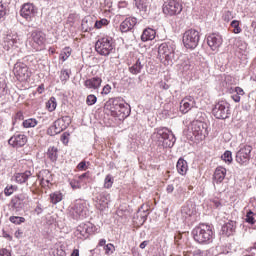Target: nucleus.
Masks as SVG:
<instances>
[{
	"label": "nucleus",
	"mask_w": 256,
	"mask_h": 256,
	"mask_svg": "<svg viewBox=\"0 0 256 256\" xmlns=\"http://www.w3.org/2000/svg\"><path fill=\"white\" fill-rule=\"evenodd\" d=\"M192 235L194 241L200 245H209V243H213V239H215L213 228L207 224H200L198 227L194 228Z\"/></svg>",
	"instance_id": "obj_1"
},
{
	"label": "nucleus",
	"mask_w": 256,
	"mask_h": 256,
	"mask_svg": "<svg viewBox=\"0 0 256 256\" xmlns=\"http://www.w3.org/2000/svg\"><path fill=\"white\" fill-rule=\"evenodd\" d=\"M212 114L216 119H229L231 117V106L225 101H220L213 107Z\"/></svg>",
	"instance_id": "obj_2"
},
{
	"label": "nucleus",
	"mask_w": 256,
	"mask_h": 256,
	"mask_svg": "<svg viewBox=\"0 0 256 256\" xmlns=\"http://www.w3.org/2000/svg\"><path fill=\"white\" fill-rule=\"evenodd\" d=\"M95 49L99 55H111L113 53V38H102L95 44Z\"/></svg>",
	"instance_id": "obj_3"
},
{
	"label": "nucleus",
	"mask_w": 256,
	"mask_h": 256,
	"mask_svg": "<svg viewBox=\"0 0 256 256\" xmlns=\"http://www.w3.org/2000/svg\"><path fill=\"white\" fill-rule=\"evenodd\" d=\"M162 11L164 15L168 17H173L174 15H179L183 11V6L176 0H168L164 2Z\"/></svg>",
	"instance_id": "obj_4"
},
{
	"label": "nucleus",
	"mask_w": 256,
	"mask_h": 256,
	"mask_svg": "<svg viewBox=\"0 0 256 256\" xmlns=\"http://www.w3.org/2000/svg\"><path fill=\"white\" fill-rule=\"evenodd\" d=\"M87 212V202L85 200H75L74 204L69 208V215L73 219H79V217H85Z\"/></svg>",
	"instance_id": "obj_5"
},
{
	"label": "nucleus",
	"mask_w": 256,
	"mask_h": 256,
	"mask_svg": "<svg viewBox=\"0 0 256 256\" xmlns=\"http://www.w3.org/2000/svg\"><path fill=\"white\" fill-rule=\"evenodd\" d=\"M110 111L113 117H120L121 119L129 117V108L127 107V105L119 102V100L112 101Z\"/></svg>",
	"instance_id": "obj_6"
},
{
	"label": "nucleus",
	"mask_w": 256,
	"mask_h": 256,
	"mask_svg": "<svg viewBox=\"0 0 256 256\" xmlns=\"http://www.w3.org/2000/svg\"><path fill=\"white\" fill-rule=\"evenodd\" d=\"M14 179L16 183H20V185H22V183H26L27 187H31V185H35V183H37V178L30 170L23 173H16L14 175Z\"/></svg>",
	"instance_id": "obj_7"
},
{
	"label": "nucleus",
	"mask_w": 256,
	"mask_h": 256,
	"mask_svg": "<svg viewBox=\"0 0 256 256\" xmlns=\"http://www.w3.org/2000/svg\"><path fill=\"white\" fill-rule=\"evenodd\" d=\"M14 75L18 81H27L31 77L29 67L25 63L17 62L13 69Z\"/></svg>",
	"instance_id": "obj_8"
},
{
	"label": "nucleus",
	"mask_w": 256,
	"mask_h": 256,
	"mask_svg": "<svg viewBox=\"0 0 256 256\" xmlns=\"http://www.w3.org/2000/svg\"><path fill=\"white\" fill-rule=\"evenodd\" d=\"M251 151L253 148L249 145L240 148V150L236 153V161L239 165H248L251 159Z\"/></svg>",
	"instance_id": "obj_9"
},
{
	"label": "nucleus",
	"mask_w": 256,
	"mask_h": 256,
	"mask_svg": "<svg viewBox=\"0 0 256 256\" xmlns=\"http://www.w3.org/2000/svg\"><path fill=\"white\" fill-rule=\"evenodd\" d=\"M161 143L162 147L169 148L175 145V135L167 128L161 129Z\"/></svg>",
	"instance_id": "obj_10"
},
{
	"label": "nucleus",
	"mask_w": 256,
	"mask_h": 256,
	"mask_svg": "<svg viewBox=\"0 0 256 256\" xmlns=\"http://www.w3.org/2000/svg\"><path fill=\"white\" fill-rule=\"evenodd\" d=\"M65 129H67V125H65V118H59L48 128L47 133L51 137H55V135H59V133H62Z\"/></svg>",
	"instance_id": "obj_11"
},
{
	"label": "nucleus",
	"mask_w": 256,
	"mask_h": 256,
	"mask_svg": "<svg viewBox=\"0 0 256 256\" xmlns=\"http://www.w3.org/2000/svg\"><path fill=\"white\" fill-rule=\"evenodd\" d=\"M183 44L186 49H195L199 45V34L197 33H184Z\"/></svg>",
	"instance_id": "obj_12"
},
{
	"label": "nucleus",
	"mask_w": 256,
	"mask_h": 256,
	"mask_svg": "<svg viewBox=\"0 0 256 256\" xmlns=\"http://www.w3.org/2000/svg\"><path fill=\"white\" fill-rule=\"evenodd\" d=\"M161 47L163 51L162 55H163V58L165 59L163 61L164 65L166 66L173 65V57H175V54L173 53V48H169L167 43H162Z\"/></svg>",
	"instance_id": "obj_13"
},
{
	"label": "nucleus",
	"mask_w": 256,
	"mask_h": 256,
	"mask_svg": "<svg viewBox=\"0 0 256 256\" xmlns=\"http://www.w3.org/2000/svg\"><path fill=\"white\" fill-rule=\"evenodd\" d=\"M37 13V7L33 5V3H25L20 11V15L24 17V19H31V17H35Z\"/></svg>",
	"instance_id": "obj_14"
},
{
	"label": "nucleus",
	"mask_w": 256,
	"mask_h": 256,
	"mask_svg": "<svg viewBox=\"0 0 256 256\" xmlns=\"http://www.w3.org/2000/svg\"><path fill=\"white\" fill-rule=\"evenodd\" d=\"M89 183V172H86L80 176H78V179H72L70 180V186L75 189H81L83 185H87Z\"/></svg>",
	"instance_id": "obj_15"
},
{
	"label": "nucleus",
	"mask_w": 256,
	"mask_h": 256,
	"mask_svg": "<svg viewBox=\"0 0 256 256\" xmlns=\"http://www.w3.org/2000/svg\"><path fill=\"white\" fill-rule=\"evenodd\" d=\"M8 143L12 147H24L27 144V136L25 134H15L8 140Z\"/></svg>",
	"instance_id": "obj_16"
},
{
	"label": "nucleus",
	"mask_w": 256,
	"mask_h": 256,
	"mask_svg": "<svg viewBox=\"0 0 256 256\" xmlns=\"http://www.w3.org/2000/svg\"><path fill=\"white\" fill-rule=\"evenodd\" d=\"M135 25H137V18L128 17L120 24V31L122 33L133 31V29H135Z\"/></svg>",
	"instance_id": "obj_17"
},
{
	"label": "nucleus",
	"mask_w": 256,
	"mask_h": 256,
	"mask_svg": "<svg viewBox=\"0 0 256 256\" xmlns=\"http://www.w3.org/2000/svg\"><path fill=\"white\" fill-rule=\"evenodd\" d=\"M207 43H208L209 47H211V49L213 51H215V49H217V47H221V43H223V39L221 38V36L219 34L211 33L207 37Z\"/></svg>",
	"instance_id": "obj_18"
},
{
	"label": "nucleus",
	"mask_w": 256,
	"mask_h": 256,
	"mask_svg": "<svg viewBox=\"0 0 256 256\" xmlns=\"http://www.w3.org/2000/svg\"><path fill=\"white\" fill-rule=\"evenodd\" d=\"M38 179L42 187H49V183L53 181V175L49 170H41L38 174Z\"/></svg>",
	"instance_id": "obj_19"
},
{
	"label": "nucleus",
	"mask_w": 256,
	"mask_h": 256,
	"mask_svg": "<svg viewBox=\"0 0 256 256\" xmlns=\"http://www.w3.org/2000/svg\"><path fill=\"white\" fill-rule=\"evenodd\" d=\"M103 83V79L101 77H92L87 79L84 82V87L86 89H92L93 91H96V89H99L101 87V84Z\"/></svg>",
	"instance_id": "obj_20"
},
{
	"label": "nucleus",
	"mask_w": 256,
	"mask_h": 256,
	"mask_svg": "<svg viewBox=\"0 0 256 256\" xmlns=\"http://www.w3.org/2000/svg\"><path fill=\"white\" fill-rule=\"evenodd\" d=\"M237 229V223L235 221H228L222 226V235H226V237H231L235 230Z\"/></svg>",
	"instance_id": "obj_21"
},
{
	"label": "nucleus",
	"mask_w": 256,
	"mask_h": 256,
	"mask_svg": "<svg viewBox=\"0 0 256 256\" xmlns=\"http://www.w3.org/2000/svg\"><path fill=\"white\" fill-rule=\"evenodd\" d=\"M192 131H193V135H195V137H201L203 135H205V123L200 122V121H196L192 124Z\"/></svg>",
	"instance_id": "obj_22"
},
{
	"label": "nucleus",
	"mask_w": 256,
	"mask_h": 256,
	"mask_svg": "<svg viewBox=\"0 0 256 256\" xmlns=\"http://www.w3.org/2000/svg\"><path fill=\"white\" fill-rule=\"evenodd\" d=\"M92 29H95V21H93V18L90 16L85 17L82 20V31H84V33H89Z\"/></svg>",
	"instance_id": "obj_23"
},
{
	"label": "nucleus",
	"mask_w": 256,
	"mask_h": 256,
	"mask_svg": "<svg viewBox=\"0 0 256 256\" xmlns=\"http://www.w3.org/2000/svg\"><path fill=\"white\" fill-rule=\"evenodd\" d=\"M225 175H227V170L223 167L216 168L214 172V182L215 183H223L225 179Z\"/></svg>",
	"instance_id": "obj_24"
},
{
	"label": "nucleus",
	"mask_w": 256,
	"mask_h": 256,
	"mask_svg": "<svg viewBox=\"0 0 256 256\" xmlns=\"http://www.w3.org/2000/svg\"><path fill=\"white\" fill-rule=\"evenodd\" d=\"M176 169L180 175H187V171L189 170L187 161L183 158H180L176 164Z\"/></svg>",
	"instance_id": "obj_25"
},
{
	"label": "nucleus",
	"mask_w": 256,
	"mask_h": 256,
	"mask_svg": "<svg viewBox=\"0 0 256 256\" xmlns=\"http://www.w3.org/2000/svg\"><path fill=\"white\" fill-rule=\"evenodd\" d=\"M143 67V61H141V59H138L131 67H129V72L132 73V75H139Z\"/></svg>",
	"instance_id": "obj_26"
},
{
	"label": "nucleus",
	"mask_w": 256,
	"mask_h": 256,
	"mask_svg": "<svg viewBox=\"0 0 256 256\" xmlns=\"http://www.w3.org/2000/svg\"><path fill=\"white\" fill-rule=\"evenodd\" d=\"M194 107L193 103H189L187 102V99H183L180 102V111L181 113H189V111H191V108Z\"/></svg>",
	"instance_id": "obj_27"
},
{
	"label": "nucleus",
	"mask_w": 256,
	"mask_h": 256,
	"mask_svg": "<svg viewBox=\"0 0 256 256\" xmlns=\"http://www.w3.org/2000/svg\"><path fill=\"white\" fill-rule=\"evenodd\" d=\"M50 201L53 203V205L61 203V201H63V194L61 192H54L50 194Z\"/></svg>",
	"instance_id": "obj_28"
},
{
	"label": "nucleus",
	"mask_w": 256,
	"mask_h": 256,
	"mask_svg": "<svg viewBox=\"0 0 256 256\" xmlns=\"http://www.w3.org/2000/svg\"><path fill=\"white\" fill-rule=\"evenodd\" d=\"M46 108L50 113L55 111V109H57V99L55 97H51L46 103Z\"/></svg>",
	"instance_id": "obj_29"
},
{
	"label": "nucleus",
	"mask_w": 256,
	"mask_h": 256,
	"mask_svg": "<svg viewBox=\"0 0 256 256\" xmlns=\"http://www.w3.org/2000/svg\"><path fill=\"white\" fill-rule=\"evenodd\" d=\"M37 119L35 118H29L23 121V127L25 129H30L32 127H37Z\"/></svg>",
	"instance_id": "obj_30"
},
{
	"label": "nucleus",
	"mask_w": 256,
	"mask_h": 256,
	"mask_svg": "<svg viewBox=\"0 0 256 256\" xmlns=\"http://www.w3.org/2000/svg\"><path fill=\"white\" fill-rule=\"evenodd\" d=\"M113 183H115V178H113L111 174L106 175L104 179V188L111 189L113 187Z\"/></svg>",
	"instance_id": "obj_31"
},
{
	"label": "nucleus",
	"mask_w": 256,
	"mask_h": 256,
	"mask_svg": "<svg viewBox=\"0 0 256 256\" xmlns=\"http://www.w3.org/2000/svg\"><path fill=\"white\" fill-rule=\"evenodd\" d=\"M32 39L37 45H43L45 43V37L41 33L33 34Z\"/></svg>",
	"instance_id": "obj_32"
},
{
	"label": "nucleus",
	"mask_w": 256,
	"mask_h": 256,
	"mask_svg": "<svg viewBox=\"0 0 256 256\" xmlns=\"http://www.w3.org/2000/svg\"><path fill=\"white\" fill-rule=\"evenodd\" d=\"M47 155L49 157L50 160H52L53 162L57 161V148L55 147H50L48 149Z\"/></svg>",
	"instance_id": "obj_33"
},
{
	"label": "nucleus",
	"mask_w": 256,
	"mask_h": 256,
	"mask_svg": "<svg viewBox=\"0 0 256 256\" xmlns=\"http://www.w3.org/2000/svg\"><path fill=\"white\" fill-rule=\"evenodd\" d=\"M255 217L256 214L253 213V211H248L245 218L246 223H249L250 225H255Z\"/></svg>",
	"instance_id": "obj_34"
},
{
	"label": "nucleus",
	"mask_w": 256,
	"mask_h": 256,
	"mask_svg": "<svg viewBox=\"0 0 256 256\" xmlns=\"http://www.w3.org/2000/svg\"><path fill=\"white\" fill-rule=\"evenodd\" d=\"M9 221L11 223H14V225H21V223H25V218L24 217H19V216H11L9 218Z\"/></svg>",
	"instance_id": "obj_35"
},
{
	"label": "nucleus",
	"mask_w": 256,
	"mask_h": 256,
	"mask_svg": "<svg viewBox=\"0 0 256 256\" xmlns=\"http://www.w3.org/2000/svg\"><path fill=\"white\" fill-rule=\"evenodd\" d=\"M181 213H182L183 217H185V219H187V217H191V215H193V210L191 208H189V206L185 205L182 207Z\"/></svg>",
	"instance_id": "obj_36"
},
{
	"label": "nucleus",
	"mask_w": 256,
	"mask_h": 256,
	"mask_svg": "<svg viewBox=\"0 0 256 256\" xmlns=\"http://www.w3.org/2000/svg\"><path fill=\"white\" fill-rule=\"evenodd\" d=\"M69 70H61L60 72V81H62L63 83H67V81H69Z\"/></svg>",
	"instance_id": "obj_37"
},
{
	"label": "nucleus",
	"mask_w": 256,
	"mask_h": 256,
	"mask_svg": "<svg viewBox=\"0 0 256 256\" xmlns=\"http://www.w3.org/2000/svg\"><path fill=\"white\" fill-rule=\"evenodd\" d=\"M155 39V33L149 34V33H142L141 34V41H153Z\"/></svg>",
	"instance_id": "obj_38"
},
{
	"label": "nucleus",
	"mask_w": 256,
	"mask_h": 256,
	"mask_svg": "<svg viewBox=\"0 0 256 256\" xmlns=\"http://www.w3.org/2000/svg\"><path fill=\"white\" fill-rule=\"evenodd\" d=\"M222 159H223V161H225V163H232L233 162V156H232L231 151H226L222 155Z\"/></svg>",
	"instance_id": "obj_39"
},
{
	"label": "nucleus",
	"mask_w": 256,
	"mask_h": 256,
	"mask_svg": "<svg viewBox=\"0 0 256 256\" xmlns=\"http://www.w3.org/2000/svg\"><path fill=\"white\" fill-rule=\"evenodd\" d=\"M96 29H101V27H105L107 25H109V20L107 19H101L100 21H96L94 22Z\"/></svg>",
	"instance_id": "obj_40"
},
{
	"label": "nucleus",
	"mask_w": 256,
	"mask_h": 256,
	"mask_svg": "<svg viewBox=\"0 0 256 256\" xmlns=\"http://www.w3.org/2000/svg\"><path fill=\"white\" fill-rule=\"evenodd\" d=\"M86 103L89 106L95 105L97 103V96H95L93 94L88 95L87 99H86Z\"/></svg>",
	"instance_id": "obj_41"
},
{
	"label": "nucleus",
	"mask_w": 256,
	"mask_h": 256,
	"mask_svg": "<svg viewBox=\"0 0 256 256\" xmlns=\"http://www.w3.org/2000/svg\"><path fill=\"white\" fill-rule=\"evenodd\" d=\"M231 27L234 29L233 33H241V27H239V21L233 20L231 22Z\"/></svg>",
	"instance_id": "obj_42"
},
{
	"label": "nucleus",
	"mask_w": 256,
	"mask_h": 256,
	"mask_svg": "<svg viewBox=\"0 0 256 256\" xmlns=\"http://www.w3.org/2000/svg\"><path fill=\"white\" fill-rule=\"evenodd\" d=\"M7 15V6L3 4V1L0 2V19H3Z\"/></svg>",
	"instance_id": "obj_43"
},
{
	"label": "nucleus",
	"mask_w": 256,
	"mask_h": 256,
	"mask_svg": "<svg viewBox=\"0 0 256 256\" xmlns=\"http://www.w3.org/2000/svg\"><path fill=\"white\" fill-rule=\"evenodd\" d=\"M120 17H129L131 15V10L129 8L118 9Z\"/></svg>",
	"instance_id": "obj_44"
},
{
	"label": "nucleus",
	"mask_w": 256,
	"mask_h": 256,
	"mask_svg": "<svg viewBox=\"0 0 256 256\" xmlns=\"http://www.w3.org/2000/svg\"><path fill=\"white\" fill-rule=\"evenodd\" d=\"M223 20L226 21V23H229V21H231V19H233V12L231 11H226L224 14H223Z\"/></svg>",
	"instance_id": "obj_45"
},
{
	"label": "nucleus",
	"mask_w": 256,
	"mask_h": 256,
	"mask_svg": "<svg viewBox=\"0 0 256 256\" xmlns=\"http://www.w3.org/2000/svg\"><path fill=\"white\" fill-rule=\"evenodd\" d=\"M135 1H136L137 9H139L140 11L147 9V6H144V4H143V3H145V0H135Z\"/></svg>",
	"instance_id": "obj_46"
},
{
	"label": "nucleus",
	"mask_w": 256,
	"mask_h": 256,
	"mask_svg": "<svg viewBox=\"0 0 256 256\" xmlns=\"http://www.w3.org/2000/svg\"><path fill=\"white\" fill-rule=\"evenodd\" d=\"M15 191V186L13 185H10V186H7L5 189H4V193L5 195H7L9 197V195H13V192Z\"/></svg>",
	"instance_id": "obj_47"
},
{
	"label": "nucleus",
	"mask_w": 256,
	"mask_h": 256,
	"mask_svg": "<svg viewBox=\"0 0 256 256\" xmlns=\"http://www.w3.org/2000/svg\"><path fill=\"white\" fill-rule=\"evenodd\" d=\"M79 171H87V162L82 161L77 165Z\"/></svg>",
	"instance_id": "obj_48"
},
{
	"label": "nucleus",
	"mask_w": 256,
	"mask_h": 256,
	"mask_svg": "<svg viewBox=\"0 0 256 256\" xmlns=\"http://www.w3.org/2000/svg\"><path fill=\"white\" fill-rule=\"evenodd\" d=\"M104 249L106 251V254L109 255V253H113L115 246H113V244H107L106 246H104Z\"/></svg>",
	"instance_id": "obj_49"
},
{
	"label": "nucleus",
	"mask_w": 256,
	"mask_h": 256,
	"mask_svg": "<svg viewBox=\"0 0 256 256\" xmlns=\"http://www.w3.org/2000/svg\"><path fill=\"white\" fill-rule=\"evenodd\" d=\"M70 56H71V50L69 48H66L64 50V55L62 54L63 61H67V59H69Z\"/></svg>",
	"instance_id": "obj_50"
},
{
	"label": "nucleus",
	"mask_w": 256,
	"mask_h": 256,
	"mask_svg": "<svg viewBox=\"0 0 256 256\" xmlns=\"http://www.w3.org/2000/svg\"><path fill=\"white\" fill-rule=\"evenodd\" d=\"M54 256H65V250H63V248H57L54 252H53Z\"/></svg>",
	"instance_id": "obj_51"
},
{
	"label": "nucleus",
	"mask_w": 256,
	"mask_h": 256,
	"mask_svg": "<svg viewBox=\"0 0 256 256\" xmlns=\"http://www.w3.org/2000/svg\"><path fill=\"white\" fill-rule=\"evenodd\" d=\"M110 93H111V86L107 84L102 89V95H109Z\"/></svg>",
	"instance_id": "obj_52"
},
{
	"label": "nucleus",
	"mask_w": 256,
	"mask_h": 256,
	"mask_svg": "<svg viewBox=\"0 0 256 256\" xmlns=\"http://www.w3.org/2000/svg\"><path fill=\"white\" fill-rule=\"evenodd\" d=\"M34 212L36 213V215H41V213H43V208H41V204H38L36 206V208L34 209Z\"/></svg>",
	"instance_id": "obj_53"
},
{
	"label": "nucleus",
	"mask_w": 256,
	"mask_h": 256,
	"mask_svg": "<svg viewBox=\"0 0 256 256\" xmlns=\"http://www.w3.org/2000/svg\"><path fill=\"white\" fill-rule=\"evenodd\" d=\"M0 256H11V252L7 249L0 250Z\"/></svg>",
	"instance_id": "obj_54"
},
{
	"label": "nucleus",
	"mask_w": 256,
	"mask_h": 256,
	"mask_svg": "<svg viewBox=\"0 0 256 256\" xmlns=\"http://www.w3.org/2000/svg\"><path fill=\"white\" fill-rule=\"evenodd\" d=\"M235 93H236V95H239V96L245 95V92L243 91V89L241 87H236Z\"/></svg>",
	"instance_id": "obj_55"
},
{
	"label": "nucleus",
	"mask_w": 256,
	"mask_h": 256,
	"mask_svg": "<svg viewBox=\"0 0 256 256\" xmlns=\"http://www.w3.org/2000/svg\"><path fill=\"white\" fill-rule=\"evenodd\" d=\"M16 239H21V237H23V231L22 230H17L15 233H14Z\"/></svg>",
	"instance_id": "obj_56"
},
{
	"label": "nucleus",
	"mask_w": 256,
	"mask_h": 256,
	"mask_svg": "<svg viewBox=\"0 0 256 256\" xmlns=\"http://www.w3.org/2000/svg\"><path fill=\"white\" fill-rule=\"evenodd\" d=\"M232 99L235 103H239V101H241V96H239V94H234L232 95Z\"/></svg>",
	"instance_id": "obj_57"
},
{
	"label": "nucleus",
	"mask_w": 256,
	"mask_h": 256,
	"mask_svg": "<svg viewBox=\"0 0 256 256\" xmlns=\"http://www.w3.org/2000/svg\"><path fill=\"white\" fill-rule=\"evenodd\" d=\"M184 99H186L188 103H192V105L195 107V100L192 96H188Z\"/></svg>",
	"instance_id": "obj_58"
},
{
	"label": "nucleus",
	"mask_w": 256,
	"mask_h": 256,
	"mask_svg": "<svg viewBox=\"0 0 256 256\" xmlns=\"http://www.w3.org/2000/svg\"><path fill=\"white\" fill-rule=\"evenodd\" d=\"M118 9H128L127 2H120L118 5Z\"/></svg>",
	"instance_id": "obj_59"
},
{
	"label": "nucleus",
	"mask_w": 256,
	"mask_h": 256,
	"mask_svg": "<svg viewBox=\"0 0 256 256\" xmlns=\"http://www.w3.org/2000/svg\"><path fill=\"white\" fill-rule=\"evenodd\" d=\"M61 141L62 143H69V138H67V135L63 134L61 136Z\"/></svg>",
	"instance_id": "obj_60"
},
{
	"label": "nucleus",
	"mask_w": 256,
	"mask_h": 256,
	"mask_svg": "<svg viewBox=\"0 0 256 256\" xmlns=\"http://www.w3.org/2000/svg\"><path fill=\"white\" fill-rule=\"evenodd\" d=\"M174 189L175 188L173 187V185H168L166 188V191H167V193H173Z\"/></svg>",
	"instance_id": "obj_61"
},
{
	"label": "nucleus",
	"mask_w": 256,
	"mask_h": 256,
	"mask_svg": "<svg viewBox=\"0 0 256 256\" xmlns=\"http://www.w3.org/2000/svg\"><path fill=\"white\" fill-rule=\"evenodd\" d=\"M147 245H149V242H148V241H143V242L140 244V249H145V247H147Z\"/></svg>",
	"instance_id": "obj_62"
},
{
	"label": "nucleus",
	"mask_w": 256,
	"mask_h": 256,
	"mask_svg": "<svg viewBox=\"0 0 256 256\" xmlns=\"http://www.w3.org/2000/svg\"><path fill=\"white\" fill-rule=\"evenodd\" d=\"M105 243H107V241H106L105 239H101V240L99 241L100 247H105Z\"/></svg>",
	"instance_id": "obj_63"
},
{
	"label": "nucleus",
	"mask_w": 256,
	"mask_h": 256,
	"mask_svg": "<svg viewBox=\"0 0 256 256\" xmlns=\"http://www.w3.org/2000/svg\"><path fill=\"white\" fill-rule=\"evenodd\" d=\"M252 27H253V29H254V30H253L254 33H256V22H253V23H252Z\"/></svg>",
	"instance_id": "obj_64"
}]
</instances>
